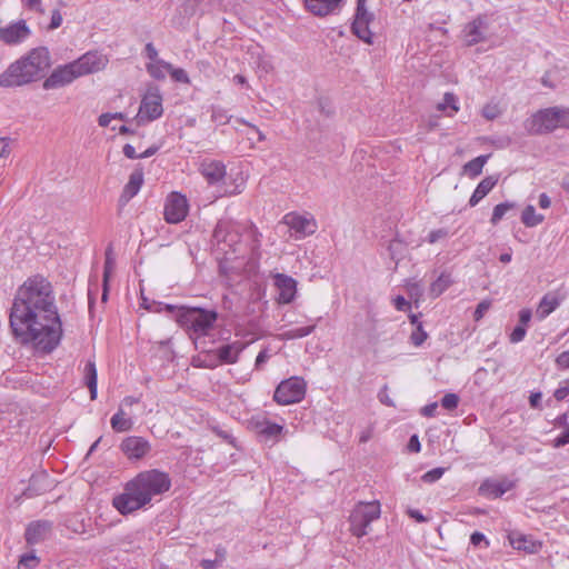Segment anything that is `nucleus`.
Segmentation results:
<instances>
[{"mask_svg": "<svg viewBox=\"0 0 569 569\" xmlns=\"http://www.w3.org/2000/svg\"><path fill=\"white\" fill-rule=\"evenodd\" d=\"M51 66L46 47L33 48L28 54L12 62L0 76V87H21L44 77Z\"/></svg>", "mask_w": 569, "mask_h": 569, "instance_id": "obj_3", "label": "nucleus"}, {"mask_svg": "<svg viewBox=\"0 0 569 569\" xmlns=\"http://www.w3.org/2000/svg\"><path fill=\"white\" fill-rule=\"evenodd\" d=\"M560 305V301L557 296L547 293L540 300V303L537 309V316L540 319H545L548 317L557 307Z\"/></svg>", "mask_w": 569, "mask_h": 569, "instance_id": "obj_28", "label": "nucleus"}, {"mask_svg": "<svg viewBox=\"0 0 569 569\" xmlns=\"http://www.w3.org/2000/svg\"><path fill=\"white\" fill-rule=\"evenodd\" d=\"M138 402L139 399L134 397H126L121 401L118 411L112 416L110 420L111 428L116 432H126L132 429L133 420L131 419L130 413L126 410V408H130Z\"/></svg>", "mask_w": 569, "mask_h": 569, "instance_id": "obj_17", "label": "nucleus"}, {"mask_svg": "<svg viewBox=\"0 0 569 569\" xmlns=\"http://www.w3.org/2000/svg\"><path fill=\"white\" fill-rule=\"evenodd\" d=\"M557 128L569 129V109L550 107L541 109L525 121V129L530 134H546Z\"/></svg>", "mask_w": 569, "mask_h": 569, "instance_id": "obj_6", "label": "nucleus"}, {"mask_svg": "<svg viewBox=\"0 0 569 569\" xmlns=\"http://www.w3.org/2000/svg\"><path fill=\"white\" fill-rule=\"evenodd\" d=\"M380 502L378 500L357 503L349 517L351 533L358 538L366 536L369 526L380 517Z\"/></svg>", "mask_w": 569, "mask_h": 569, "instance_id": "obj_7", "label": "nucleus"}, {"mask_svg": "<svg viewBox=\"0 0 569 569\" xmlns=\"http://www.w3.org/2000/svg\"><path fill=\"white\" fill-rule=\"evenodd\" d=\"M438 408L437 402L429 403L421 409V415L425 417H433Z\"/></svg>", "mask_w": 569, "mask_h": 569, "instance_id": "obj_59", "label": "nucleus"}, {"mask_svg": "<svg viewBox=\"0 0 569 569\" xmlns=\"http://www.w3.org/2000/svg\"><path fill=\"white\" fill-rule=\"evenodd\" d=\"M556 363L559 368H565V369H568L569 368V351H563L561 352L557 359H556Z\"/></svg>", "mask_w": 569, "mask_h": 569, "instance_id": "obj_53", "label": "nucleus"}, {"mask_svg": "<svg viewBox=\"0 0 569 569\" xmlns=\"http://www.w3.org/2000/svg\"><path fill=\"white\" fill-rule=\"evenodd\" d=\"M316 326H307V327H299L290 329L286 332H283V337L286 339H299L309 336L311 332H313Z\"/></svg>", "mask_w": 569, "mask_h": 569, "instance_id": "obj_35", "label": "nucleus"}, {"mask_svg": "<svg viewBox=\"0 0 569 569\" xmlns=\"http://www.w3.org/2000/svg\"><path fill=\"white\" fill-rule=\"evenodd\" d=\"M84 383L90 391V398H97V368L93 361H88L84 366Z\"/></svg>", "mask_w": 569, "mask_h": 569, "instance_id": "obj_29", "label": "nucleus"}, {"mask_svg": "<svg viewBox=\"0 0 569 569\" xmlns=\"http://www.w3.org/2000/svg\"><path fill=\"white\" fill-rule=\"evenodd\" d=\"M542 395L541 392H533L529 397V403L532 408H539L541 402Z\"/></svg>", "mask_w": 569, "mask_h": 569, "instance_id": "obj_64", "label": "nucleus"}, {"mask_svg": "<svg viewBox=\"0 0 569 569\" xmlns=\"http://www.w3.org/2000/svg\"><path fill=\"white\" fill-rule=\"evenodd\" d=\"M565 383H566L565 386L557 388L553 393V397L558 401H562L569 395V380H567Z\"/></svg>", "mask_w": 569, "mask_h": 569, "instance_id": "obj_51", "label": "nucleus"}, {"mask_svg": "<svg viewBox=\"0 0 569 569\" xmlns=\"http://www.w3.org/2000/svg\"><path fill=\"white\" fill-rule=\"evenodd\" d=\"M211 117H212L213 121H216L220 124L227 123L229 120V118L227 117L224 111L221 109H213Z\"/></svg>", "mask_w": 569, "mask_h": 569, "instance_id": "obj_52", "label": "nucleus"}, {"mask_svg": "<svg viewBox=\"0 0 569 569\" xmlns=\"http://www.w3.org/2000/svg\"><path fill=\"white\" fill-rule=\"evenodd\" d=\"M9 322L12 333L22 345L32 343L44 353L57 348L62 328L52 287L47 279L34 276L18 288Z\"/></svg>", "mask_w": 569, "mask_h": 569, "instance_id": "obj_1", "label": "nucleus"}, {"mask_svg": "<svg viewBox=\"0 0 569 569\" xmlns=\"http://www.w3.org/2000/svg\"><path fill=\"white\" fill-rule=\"evenodd\" d=\"M490 307H491L490 300H482L481 302H479L475 310V313H473L475 320L479 321L480 319H482L485 313L489 310Z\"/></svg>", "mask_w": 569, "mask_h": 569, "instance_id": "obj_44", "label": "nucleus"}, {"mask_svg": "<svg viewBox=\"0 0 569 569\" xmlns=\"http://www.w3.org/2000/svg\"><path fill=\"white\" fill-rule=\"evenodd\" d=\"M569 443V425L566 427L565 431L561 432L555 440L553 447L560 448Z\"/></svg>", "mask_w": 569, "mask_h": 569, "instance_id": "obj_46", "label": "nucleus"}, {"mask_svg": "<svg viewBox=\"0 0 569 569\" xmlns=\"http://www.w3.org/2000/svg\"><path fill=\"white\" fill-rule=\"evenodd\" d=\"M61 23H62L61 12L58 9H56L51 13V20H50L49 29L50 30L57 29V28H59L61 26Z\"/></svg>", "mask_w": 569, "mask_h": 569, "instance_id": "obj_49", "label": "nucleus"}, {"mask_svg": "<svg viewBox=\"0 0 569 569\" xmlns=\"http://www.w3.org/2000/svg\"><path fill=\"white\" fill-rule=\"evenodd\" d=\"M114 269V259L112 257V249L108 247L106 250V260L103 266V281H102V301H107L109 292V279Z\"/></svg>", "mask_w": 569, "mask_h": 569, "instance_id": "obj_27", "label": "nucleus"}, {"mask_svg": "<svg viewBox=\"0 0 569 569\" xmlns=\"http://www.w3.org/2000/svg\"><path fill=\"white\" fill-rule=\"evenodd\" d=\"M498 178L497 177H486L482 179L477 188L475 189L473 193L471 194L469 199V206L475 207L479 203L480 200H482L497 184Z\"/></svg>", "mask_w": 569, "mask_h": 569, "instance_id": "obj_26", "label": "nucleus"}, {"mask_svg": "<svg viewBox=\"0 0 569 569\" xmlns=\"http://www.w3.org/2000/svg\"><path fill=\"white\" fill-rule=\"evenodd\" d=\"M169 73H170L171 78L177 82H181V83L190 82L188 73L186 72V70H183L181 68H173L171 66V69H169Z\"/></svg>", "mask_w": 569, "mask_h": 569, "instance_id": "obj_41", "label": "nucleus"}, {"mask_svg": "<svg viewBox=\"0 0 569 569\" xmlns=\"http://www.w3.org/2000/svg\"><path fill=\"white\" fill-rule=\"evenodd\" d=\"M343 0H305L308 11L318 17L336 13Z\"/></svg>", "mask_w": 569, "mask_h": 569, "instance_id": "obj_23", "label": "nucleus"}, {"mask_svg": "<svg viewBox=\"0 0 569 569\" xmlns=\"http://www.w3.org/2000/svg\"><path fill=\"white\" fill-rule=\"evenodd\" d=\"M242 230L243 228L239 223L230 219H221L213 230V239L219 246L223 244L220 249L224 250L226 254L229 252L226 250V247H228L232 253H238Z\"/></svg>", "mask_w": 569, "mask_h": 569, "instance_id": "obj_8", "label": "nucleus"}, {"mask_svg": "<svg viewBox=\"0 0 569 569\" xmlns=\"http://www.w3.org/2000/svg\"><path fill=\"white\" fill-rule=\"evenodd\" d=\"M144 53H146V57L149 60H151V62H156V61L160 60V59H158V51H157L156 47L153 46V43H151V42L146 44Z\"/></svg>", "mask_w": 569, "mask_h": 569, "instance_id": "obj_50", "label": "nucleus"}, {"mask_svg": "<svg viewBox=\"0 0 569 569\" xmlns=\"http://www.w3.org/2000/svg\"><path fill=\"white\" fill-rule=\"evenodd\" d=\"M218 319L216 310L200 307L180 306L176 321L190 337H203L214 327Z\"/></svg>", "mask_w": 569, "mask_h": 569, "instance_id": "obj_5", "label": "nucleus"}, {"mask_svg": "<svg viewBox=\"0 0 569 569\" xmlns=\"http://www.w3.org/2000/svg\"><path fill=\"white\" fill-rule=\"evenodd\" d=\"M52 529L53 522L50 520L31 521L24 531L26 542L30 546L41 543L51 537Z\"/></svg>", "mask_w": 569, "mask_h": 569, "instance_id": "obj_16", "label": "nucleus"}, {"mask_svg": "<svg viewBox=\"0 0 569 569\" xmlns=\"http://www.w3.org/2000/svg\"><path fill=\"white\" fill-rule=\"evenodd\" d=\"M526 336V328L523 326L518 325L512 332L510 333V342L518 343L523 340Z\"/></svg>", "mask_w": 569, "mask_h": 569, "instance_id": "obj_45", "label": "nucleus"}, {"mask_svg": "<svg viewBox=\"0 0 569 569\" xmlns=\"http://www.w3.org/2000/svg\"><path fill=\"white\" fill-rule=\"evenodd\" d=\"M515 208V203L512 202H502V203H499L497 204L495 208H493V211H492V216H491V219H490V222L496 226L503 217L505 214Z\"/></svg>", "mask_w": 569, "mask_h": 569, "instance_id": "obj_34", "label": "nucleus"}, {"mask_svg": "<svg viewBox=\"0 0 569 569\" xmlns=\"http://www.w3.org/2000/svg\"><path fill=\"white\" fill-rule=\"evenodd\" d=\"M222 563L218 560V559H202L200 561V566L203 568V569H217L221 566Z\"/></svg>", "mask_w": 569, "mask_h": 569, "instance_id": "obj_56", "label": "nucleus"}, {"mask_svg": "<svg viewBox=\"0 0 569 569\" xmlns=\"http://www.w3.org/2000/svg\"><path fill=\"white\" fill-rule=\"evenodd\" d=\"M169 69H171V63L163 60L147 64L148 73L157 80H163L166 78V72H169Z\"/></svg>", "mask_w": 569, "mask_h": 569, "instance_id": "obj_31", "label": "nucleus"}, {"mask_svg": "<svg viewBox=\"0 0 569 569\" xmlns=\"http://www.w3.org/2000/svg\"><path fill=\"white\" fill-rule=\"evenodd\" d=\"M481 113L487 120H495L500 116L501 111L496 104H486Z\"/></svg>", "mask_w": 569, "mask_h": 569, "instance_id": "obj_43", "label": "nucleus"}, {"mask_svg": "<svg viewBox=\"0 0 569 569\" xmlns=\"http://www.w3.org/2000/svg\"><path fill=\"white\" fill-rule=\"evenodd\" d=\"M162 96L157 87H150L141 100L138 122L153 121L162 116Z\"/></svg>", "mask_w": 569, "mask_h": 569, "instance_id": "obj_11", "label": "nucleus"}, {"mask_svg": "<svg viewBox=\"0 0 569 569\" xmlns=\"http://www.w3.org/2000/svg\"><path fill=\"white\" fill-rule=\"evenodd\" d=\"M306 395V382L300 377L281 381L274 390L273 399L281 406L300 402Z\"/></svg>", "mask_w": 569, "mask_h": 569, "instance_id": "obj_9", "label": "nucleus"}, {"mask_svg": "<svg viewBox=\"0 0 569 569\" xmlns=\"http://www.w3.org/2000/svg\"><path fill=\"white\" fill-rule=\"evenodd\" d=\"M449 236V230L446 228L436 229L429 232L427 241L429 243H436L440 239H445Z\"/></svg>", "mask_w": 569, "mask_h": 569, "instance_id": "obj_42", "label": "nucleus"}, {"mask_svg": "<svg viewBox=\"0 0 569 569\" xmlns=\"http://www.w3.org/2000/svg\"><path fill=\"white\" fill-rule=\"evenodd\" d=\"M395 307L397 310L406 311L410 308V303L402 296H398L395 299Z\"/></svg>", "mask_w": 569, "mask_h": 569, "instance_id": "obj_57", "label": "nucleus"}, {"mask_svg": "<svg viewBox=\"0 0 569 569\" xmlns=\"http://www.w3.org/2000/svg\"><path fill=\"white\" fill-rule=\"evenodd\" d=\"M445 471L446 469L442 467L431 469L421 477V480L426 483H433L443 476Z\"/></svg>", "mask_w": 569, "mask_h": 569, "instance_id": "obj_38", "label": "nucleus"}, {"mask_svg": "<svg viewBox=\"0 0 569 569\" xmlns=\"http://www.w3.org/2000/svg\"><path fill=\"white\" fill-rule=\"evenodd\" d=\"M485 541L486 542V546L489 545V542L486 540V537L485 535H482L481 532L479 531H475L471 536H470V542L473 545V546H479L480 542Z\"/></svg>", "mask_w": 569, "mask_h": 569, "instance_id": "obj_60", "label": "nucleus"}, {"mask_svg": "<svg viewBox=\"0 0 569 569\" xmlns=\"http://www.w3.org/2000/svg\"><path fill=\"white\" fill-rule=\"evenodd\" d=\"M143 183V171L136 169L131 172L129 181L124 186L120 196L119 202L121 206H126L140 190Z\"/></svg>", "mask_w": 569, "mask_h": 569, "instance_id": "obj_24", "label": "nucleus"}, {"mask_svg": "<svg viewBox=\"0 0 569 569\" xmlns=\"http://www.w3.org/2000/svg\"><path fill=\"white\" fill-rule=\"evenodd\" d=\"M512 483L510 481H493V480H485L479 487V493L482 496H487L490 498H499L508 490H510Z\"/></svg>", "mask_w": 569, "mask_h": 569, "instance_id": "obj_25", "label": "nucleus"}, {"mask_svg": "<svg viewBox=\"0 0 569 569\" xmlns=\"http://www.w3.org/2000/svg\"><path fill=\"white\" fill-rule=\"evenodd\" d=\"M447 108H450L453 112L459 110V107L457 106V98L451 92L445 93L443 102L438 104V109L441 111H445Z\"/></svg>", "mask_w": 569, "mask_h": 569, "instance_id": "obj_36", "label": "nucleus"}, {"mask_svg": "<svg viewBox=\"0 0 569 569\" xmlns=\"http://www.w3.org/2000/svg\"><path fill=\"white\" fill-rule=\"evenodd\" d=\"M531 316L530 309H521L519 312V325L525 327L530 321Z\"/></svg>", "mask_w": 569, "mask_h": 569, "instance_id": "obj_58", "label": "nucleus"}, {"mask_svg": "<svg viewBox=\"0 0 569 569\" xmlns=\"http://www.w3.org/2000/svg\"><path fill=\"white\" fill-rule=\"evenodd\" d=\"M39 558L32 551L30 553L22 555L19 560V567H24L27 569H32L38 566Z\"/></svg>", "mask_w": 569, "mask_h": 569, "instance_id": "obj_39", "label": "nucleus"}, {"mask_svg": "<svg viewBox=\"0 0 569 569\" xmlns=\"http://www.w3.org/2000/svg\"><path fill=\"white\" fill-rule=\"evenodd\" d=\"M170 487L171 480L167 472L158 469L141 471L124 485L123 492L113 497L112 505L119 513L126 516L146 507Z\"/></svg>", "mask_w": 569, "mask_h": 569, "instance_id": "obj_2", "label": "nucleus"}, {"mask_svg": "<svg viewBox=\"0 0 569 569\" xmlns=\"http://www.w3.org/2000/svg\"><path fill=\"white\" fill-rule=\"evenodd\" d=\"M108 59L98 52H87L79 59L60 66L44 80V89H54L71 83L74 79L98 72L107 66Z\"/></svg>", "mask_w": 569, "mask_h": 569, "instance_id": "obj_4", "label": "nucleus"}, {"mask_svg": "<svg viewBox=\"0 0 569 569\" xmlns=\"http://www.w3.org/2000/svg\"><path fill=\"white\" fill-rule=\"evenodd\" d=\"M545 217L542 214L536 213V209L533 206L528 204L521 214V221L527 227H536L543 221Z\"/></svg>", "mask_w": 569, "mask_h": 569, "instance_id": "obj_32", "label": "nucleus"}, {"mask_svg": "<svg viewBox=\"0 0 569 569\" xmlns=\"http://www.w3.org/2000/svg\"><path fill=\"white\" fill-rule=\"evenodd\" d=\"M244 348L246 343L242 341H233L218 347L213 350L214 362L208 363L207 368L213 369L220 365H233L238 362Z\"/></svg>", "mask_w": 569, "mask_h": 569, "instance_id": "obj_13", "label": "nucleus"}, {"mask_svg": "<svg viewBox=\"0 0 569 569\" xmlns=\"http://www.w3.org/2000/svg\"><path fill=\"white\" fill-rule=\"evenodd\" d=\"M318 106H319V111L321 113H323L325 116L329 117L333 113V109L327 100L320 99L318 101Z\"/></svg>", "mask_w": 569, "mask_h": 569, "instance_id": "obj_54", "label": "nucleus"}, {"mask_svg": "<svg viewBox=\"0 0 569 569\" xmlns=\"http://www.w3.org/2000/svg\"><path fill=\"white\" fill-rule=\"evenodd\" d=\"M421 445L417 435H412L408 442V450L411 452H419Z\"/></svg>", "mask_w": 569, "mask_h": 569, "instance_id": "obj_55", "label": "nucleus"}, {"mask_svg": "<svg viewBox=\"0 0 569 569\" xmlns=\"http://www.w3.org/2000/svg\"><path fill=\"white\" fill-rule=\"evenodd\" d=\"M375 20V13L367 7V0H357V8L351 24L352 33L363 42L371 44L373 33L370 23Z\"/></svg>", "mask_w": 569, "mask_h": 569, "instance_id": "obj_10", "label": "nucleus"}, {"mask_svg": "<svg viewBox=\"0 0 569 569\" xmlns=\"http://www.w3.org/2000/svg\"><path fill=\"white\" fill-rule=\"evenodd\" d=\"M200 172L209 184H219L226 177V166L217 160L203 161Z\"/></svg>", "mask_w": 569, "mask_h": 569, "instance_id": "obj_22", "label": "nucleus"}, {"mask_svg": "<svg viewBox=\"0 0 569 569\" xmlns=\"http://www.w3.org/2000/svg\"><path fill=\"white\" fill-rule=\"evenodd\" d=\"M269 358H270V355H269L268 349L261 350L256 358L254 368L260 370L262 368L263 363H266L269 360Z\"/></svg>", "mask_w": 569, "mask_h": 569, "instance_id": "obj_48", "label": "nucleus"}, {"mask_svg": "<svg viewBox=\"0 0 569 569\" xmlns=\"http://www.w3.org/2000/svg\"><path fill=\"white\" fill-rule=\"evenodd\" d=\"M123 154L129 159H139V154L136 152V149L133 146L127 143L123 146Z\"/></svg>", "mask_w": 569, "mask_h": 569, "instance_id": "obj_63", "label": "nucleus"}, {"mask_svg": "<svg viewBox=\"0 0 569 569\" xmlns=\"http://www.w3.org/2000/svg\"><path fill=\"white\" fill-rule=\"evenodd\" d=\"M30 34L31 30L24 20L10 23L7 27H0V41L9 46L23 42Z\"/></svg>", "mask_w": 569, "mask_h": 569, "instance_id": "obj_18", "label": "nucleus"}, {"mask_svg": "<svg viewBox=\"0 0 569 569\" xmlns=\"http://www.w3.org/2000/svg\"><path fill=\"white\" fill-rule=\"evenodd\" d=\"M120 448L128 459L139 460L150 452L151 445L142 437L130 436L122 440Z\"/></svg>", "mask_w": 569, "mask_h": 569, "instance_id": "obj_19", "label": "nucleus"}, {"mask_svg": "<svg viewBox=\"0 0 569 569\" xmlns=\"http://www.w3.org/2000/svg\"><path fill=\"white\" fill-rule=\"evenodd\" d=\"M459 397L456 393H446L441 399V406L447 410H453L458 407Z\"/></svg>", "mask_w": 569, "mask_h": 569, "instance_id": "obj_40", "label": "nucleus"}, {"mask_svg": "<svg viewBox=\"0 0 569 569\" xmlns=\"http://www.w3.org/2000/svg\"><path fill=\"white\" fill-rule=\"evenodd\" d=\"M282 222L298 234L297 238H305L316 232V221L306 216L290 212L283 217Z\"/></svg>", "mask_w": 569, "mask_h": 569, "instance_id": "obj_20", "label": "nucleus"}, {"mask_svg": "<svg viewBox=\"0 0 569 569\" xmlns=\"http://www.w3.org/2000/svg\"><path fill=\"white\" fill-rule=\"evenodd\" d=\"M213 431L217 433V436L236 447L234 438L230 433L219 428H214Z\"/></svg>", "mask_w": 569, "mask_h": 569, "instance_id": "obj_62", "label": "nucleus"}, {"mask_svg": "<svg viewBox=\"0 0 569 569\" xmlns=\"http://www.w3.org/2000/svg\"><path fill=\"white\" fill-rule=\"evenodd\" d=\"M489 154L479 156L463 166V170L471 178L478 177L482 172V168L489 159Z\"/></svg>", "mask_w": 569, "mask_h": 569, "instance_id": "obj_30", "label": "nucleus"}, {"mask_svg": "<svg viewBox=\"0 0 569 569\" xmlns=\"http://www.w3.org/2000/svg\"><path fill=\"white\" fill-rule=\"evenodd\" d=\"M282 427L277 423H268L263 429L262 433L268 437H277L281 433Z\"/></svg>", "mask_w": 569, "mask_h": 569, "instance_id": "obj_47", "label": "nucleus"}, {"mask_svg": "<svg viewBox=\"0 0 569 569\" xmlns=\"http://www.w3.org/2000/svg\"><path fill=\"white\" fill-rule=\"evenodd\" d=\"M408 516L415 519L417 522H426L428 519L417 509H408Z\"/></svg>", "mask_w": 569, "mask_h": 569, "instance_id": "obj_61", "label": "nucleus"}, {"mask_svg": "<svg viewBox=\"0 0 569 569\" xmlns=\"http://www.w3.org/2000/svg\"><path fill=\"white\" fill-rule=\"evenodd\" d=\"M451 284L450 276L440 274L430 286L429 295L432 298L439 297L443 291H446Z\"/></svg>", "mask_w": 569, "mask_h": 569, "instance_id": "obj_33", "label": "nucleus"}, {"mask_svg": "<svg viewBox=\"0 0 569 569\" xmlns=\"http://www.w3.org/2000/svg\"><path fill=\"white\" fill-rule=\"evenodd\" d=\"M489 28L488 18L486 14H478L470 22H468L463 30V40L467 47H472L487 40L486 32Z\"/></svg>", "mask_w": 569, "mask_h": 569, "instance_id": "obj_14", "label": "nucleus"}, {"mask_svg": "<svg viewBox=\"0 0 569 569\" xmlns=\"http://www.w3.org/2000/svg\"><path fill=\"white\" fill-rule=\"evenodd\" d=\"M273 284L278 291L277 301L281 305L291 303L297 293V281L284 273H273L272 274Z\"/></svg>", "mask_w": 569, "mask_h": 569, "instance_id": "obj_15", "label": "nucleus"}, {"mask_svg": "<svg viewBox=\"0 0 569 569\" xmlns=\"http://www.w3.org/2000/svg\"><path fill=\"white\" fill-rule=\"evenodd\" d=\"M188 200L179 192H171L166 200L163 216L168 223H179L188 214Z\"/></svg>", "mask_w": 569, "mask_h": 569, "instance_id": "obj_12", "label": "nucleus"}, {"mask_svg": "<svg viewBox=\"0 0 569 569\" xmlns=\"http://www.w3.org/2000/svg\"><path fill=\"white\" fill-rule=\"evenodd\" d=\"M427 338L428 333L423 330L422 323H418L416 330H413L410 336V341L416 347H419L426 341Z\"/></svg>", "mask_w": 569, "mask_h": 569, "instance_id": "obj_37", "label": "nucleus"}, {"mask_svg": "<svg viewBox=\"0 0 569 569\" xmlns=\"http://www.w3.org/2000/svg\"><path fill=\"white\" fill-rule=\"evenodd\" d=\"M508 540L513 549L525 551L526 553H538L541 549V542L535 540L532 536L512 531L508 535Z\"/></svg>", "mask_w": 569, "mask_h": 569, "instance_id": "obj_21", "label": "nucleus"}]
</instances>
